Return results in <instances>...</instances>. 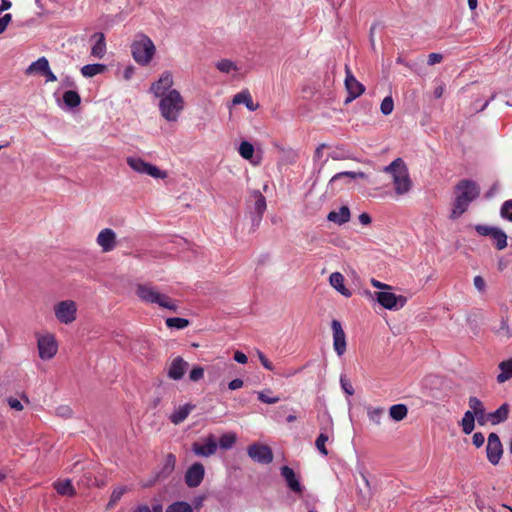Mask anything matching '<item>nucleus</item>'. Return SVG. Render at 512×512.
I'll return each mask as SVG.
<instances>
[{"mask_svg":"<svg viewBox=\"0 0 512 512\" xmlns=\"http://www.w3.org/2000/svg\"><path fill=\"white\" fill-rule=\"evenodd\" d=\"M455 195L451 219H457L467 211L470 203L479 197L480 186L475 181L462 179L455 186Z\"/></svg>","mask_w":512,"mask_h":512,"instance_id":"nucleus-1","label":"nucleus"},{"mask_svg":"<svg viewBox=\"0 0 512 512\" xmlns=\"http://www.w3.org/2000/svg\"><path fill=\"white\" fill-rule=\"evenodd\" d=\"M383 171L392 176L397 195H404L411 190L412 181L409 176L408 168L402 158L393 160Z\"/></svg>","mask_w":512,"mask_h":512,"instance_id":"nucleus-2","label":"nucleus"},{"mask_svg":"<svg viewBox=\"0 0 512 512\" xmlns=\"http://www.w3.org/2000/svg\"><path fill=\"white\" fill-rule=\"evenodd\" d=\"M135 294L146 304H155L160 308L168 309L172 312L177 311L175 300L166 294L160 293L155 287L149 284H138Z\"/></svg>","mask_w":512,"mask_h":512,"instance_id":"nucleus-3","label":"nucleus"},{"mask_svg":"<svg viewBox=\"0 0 512 512\" xmlns=\"http://www.w3.org/2000/svg\"><path fill=\"white\" fill-rule=\"evenodd\" d=\"M184 107V99L180 92L175 89L170 90L165 96L161 97L159 102L160 113L169 122L177 121Z\"/></svg>","mask_w":512,"mask_h":512,"instance_id":"nucleus-4","label":"nucleus"},{"mask_svg":"<svg viewBox=\"0 0 512 512\" xmlns=\"http://www.w3.org/2000/svg\"><path fill=\"white\" fill-rule=\"evenodd\" d=\"M131 53L137 64L147 66L156 53V47L147 35L139 34L131 44Z\"/></svg>","mask_w":512,"mask_h":512,"instance_id":"nucleus-5","label":"nucleus"},{"mask_svg":"<svg viewBox=\"0 0 512 512\" xmlns=\"http://www.w3.org/2000/svg\"><path fill=\"white\" fill-rule=\"evenodd\" d=\"M39 357L42 360L52 359L58 350V344L53 334H37Z\"/></svg>","mask_w":512,"mask_h":512,"instance_id":"nucleus-6","label":"nucleus"},{"mask_svg":"<svg viewBox=\"0 0 512 512\" xmlns=\"http://www.w3.org/2000/svg\"><path fill=\"white\" fill-rule=\"evenodd\" d=\"M127 164L134 171L141 173V174H147L156 179L157 178L164 179L167 177V172L160 170L155 165L145 162L141 158L129 157V158H127Z\"/></svg>","mask_w":512,"mask_h":512,"instance_id":"nucleus-7","label":"nucleus"},{"mask_svg":"<svg viewBox=\"0 0 512 512\" xmlns=\"http://www.w3.org/2000/svg\"><path fill=\"white\" fill-rule=\"evenodd\" d=\"M345 73L344 84L348 92L345 103H349L365 92V86L355 78L348 65L345 66Z\"/></svg>","mask_w":512,"mask_h":512,"instance_id":"nucleus-8","label":"nucleus"},{"mask_svg":"<svg viewBox=\"0 0 512 512\" xmlns=\"http://www.w3.org/2000/svg\"><path fill=\"white\" fill-rule=\"evenodd\" d=\"M377 301L382 305L384 308L389 310H397L402 308L406 302L407 298L402 295H396L391 292H377Z\"/></svg>","mask_w":512,"mask_h":512,"instance_id":"nucleus-9","label":"nucleus"},{"mask_svg":"<svg viewBox=\"0 0 512 512\" xmlns=\"http://www.w3.org/2000/svg\"><path fill=\"white\" fill-rule=\"evenodd\" d=\"M77 304L73 300L60 301L54 306V313L57 320H75Z\"/></svg>","mask_w":512,"mask_h":512,"instance_id":"nucleus-10","label":"nucleus"},{"mask_svg":"<svg viewBox=\"0 0 512 512\" xmlns=\"http://www.w3.org/2000/svg\"><path fill=\"white\" fill-rule=\"evenodd\" d=\"M486 451L489 462L493 465L498 464L503 454V447L496 433L489 434Z\"/></svg>","mask_w":512,"mask_h":512,"instance_id":"nucleus-11","label":"nucleus"},{"mask_svg":"<svg viewBox=\"0 0 512 512\" xmlns=\"http://www.w3.org/2000/svg\"><path fill=\"white\" fill-rule=\"evenodd\" d=\"M173 84L174 81L172 73L170 71H165L161 74L158 81L151 85L150 90L156 97H163L170 91Z\"/></svg>","mask_w":512,"mask_h":512,"instance_id":"nucleus-12","label":"nucleus"},{"mask_svg":"<svg viewBox=\"0 0 512 512\" xmlns=\"http://www.w3.org/2000/svg\"><path fill=\"white\" fill-rule=\"evenodd\" d=\"M248 455L256 462L269 464L273 460L270 447L261 444H253L248 447Z\"/></svg>","mask_w":512,"mask_h":512,"instance_id":"nucleus-13","label":"nucleus"},{"mask_svg":"<svg viewBox=\"0 0 512 512\" xmlns=\"http://www.w3.org/2000/svg\"><path fill=\"white\" fill-rule=\"evenodd\" d=\"M333 348L338 356H342L346 351V333L341 322H332Z\"/></svg>","mask_w":512,"mask_h":512,"instance_id":"nucleus-14","label":"nucleus"},{"mask_svg":"<svg viewBox=\"0 0 512 512\" xmlns=\"http://www.w3.org/2000/svg\"><path fill=\"white\" fill-rule=\"evenodd\" d=\"M217 450V443L215 437L210 434L203 443L195 442L192 445V451L201 457H209L215 454Z\"/></svg>","mask_w":512,"mask_h":512,"instance_id":"nucleus-15","label":"nucleus"},{"mask_svg":"<svg viewBox=\"0 0 512 512\" xmlns=\"http://www.w3.org/2000/svg\"><path fill=\"white\" fill-rule=\"evenodd\" d=\"M204 473V466L201 463L196 462L192 464L185 474V482L187 486L190 488L199 486L204 478Z\"/></svg>","mask_w":512,"mask_h":512,"instance_id":"nucleus-16","label":"nucleus"},{"mask_svg":"<svg viewBox=\"0 0 512 512\" xmlns=\"http://www.w3.org/2000/svg\"><path fill=\"white\" fill-rule=\"evenodd\" d=\"M96 242L103 252H110L117 244L116 233L110 228L102 229L97 236Z\"/></svg>","mask_w":512,"mask_h":512,"instance_id":"nucleus-17","label":"nucleus"},{"mask_svg":"<svg viewBox=\"0 0 512 512\" xmlns=\"http://www.w3.org/2000/svg\"><path fill=\"white\" fill-rule=\"evenodd\" d=\"M281 476L285 479L287 486L295 493L301 494L303 487L296 477V474L289 466L281 467Z\"/></svg>","mask_w":512,"mask_h":512,"instance_id":"nucleus-18","label":"nucleus"},{"mask_svg":"<svg viewBox=\"0 0 512 512\" xmlns=\"http://www.w3.org/2000/svg\"><path fill=\"white\" fill-rule=\"evenodd\" d=\"M491 331L499 341L506 342L512 338V322H494Z\"/></svg>","mask_w":512,"mask_h":512,"instance_id":"nucleus-19","label":"nucleus"},{"mask_svg":"<svg viewBox=\"0 0 512 512\" xmlns=\"http://www.w3.org/2000/svg\"><path fill=\"white\" fill-rule=\"evenodd\" d=\"M187 366V362L182 357L174 358L168 369V377L173 380L181 379L185 374Z\"/></svg>","mask_w":512,"mask_h":512,"instance_id":"nucleus-20","label":"nucleus"},{"mask_svg":"<svg viewBox=\"0 0 512 512\" xmlns=\"http://www.w3.org/2000/svg\"><path fill=\"white\" fill-rule=\"evenodd\" d=\"M49 68V61L46 57H40L33 63H31L27 69L25 70V74L27 76L31 75H44L45 72H47V69Z\"/></svg>","mask_w":512,"mask_h":512,"instance_id":"nucleus-21","label":"nucleus"},{"mask_svg":"<svg viewBox=\"0 0 512 512\" xmlns=\"http://www.w3.org/2000/svg\"><path fill=\"white\" fill-rule=\"evenodd\" d=\"M327 219L333 223L342 225L350 220V210L347 206H341L338 211L329 212Z\"/></svg>","mask_w":512,"mask_h":512,"instance_id":"nucleus-22","label":"nucleus"},{"mask_svg":"<svg viewBox=\"0 0 512 512\" xmlns=\"http://www.w3.org/2000/svg\"><path fill=\"white\" fill-rule=\"evenodd\" d=\"M93 38L95 39V43L92 46L91 55L101 59L106 53L105 36L103 33H95Z\"/></svg>","mask_w":512,"mask_h":512,"instance_id":"nucleus-23","label":"nucleus"},{"mask_svg":"<svg viewBox=\"0 0 512 512\" xmlns=\"http://www.w3.org/2000/svg\"><path fill=\"white\" fill-rule=\"evenodd\" d=\"M330 284L343 296L350 297L351 292L344 285V276L340 272H334L329 277Z\"/></svg>","mask_w":512,"mask_h":512,"instance_id":"nucleus-24","label":"nucleus"},{"mask_svg":"<svg viewBox=\"0 0 512 512\" xmlns=\"http://www.w3.org/2000/svg\"><path fill=\"white\" fill-rule=\"evenodd\" d=\"M195 408L192 404H185L184 406L179 407L175 410L169 417L170 421L178 425L182 423L190 414V412Z\"/></svg>","mask_w":512,"mask_h":512,"instance_id":"nucleus-25","label":"nucleus"},{"mask_svg":"<svg viewBox=\"0 0 512 512\" xmlns=\"http://www.w3.org/2000/svg\"><path fill=\"white\" fill-rule=\"evenodd\" d=\"M500 373L497 376L498 383H504L512 379V358L499 363Z\"/></svg>","mask_w":512,"mask_h":512,"instance_id":"nucleus-26","label":"nucleus"},{"mask_svg":"<svg viewBox=\"0 0 512 512\" xmlns=\"http://www.w3.org/2000/svg\"><path fill=\"white\" fill-rule=\"evenodd\" d=\"M509 408L508 404H502L496 411L492 413H488L487 418H489L491 424L496 425L508 418Z\"/></svg>","mask_w":512,"mask_h":512,"instance_id":"nucleus-27","label":"nucleus"},{"mask_svg":"<svg viewBox=\"0 0 512 512\" xmlns=\"http://www.w3.org/2000/svg\"><path fill=\"white\" fill-rule=\"evenodd\" d=\"M55 490L58 494L62 496H68L73 497L76 495V491L69 479L63 480V481H56L53 484Z\"/></svg>","mask_w":512,"mask_h":512,"instance_id":"nucleus-28","label":"nucleus"},{"mask_svg":"<svg viewBox=\"0 0 512 512\" xmlns=\"http://www.w3.org/2000/svg\"><path fill=\"white\" fill-rule=\"evenodd\" d=\"M233 103L234 104H245V106L250 110L254 111L257 109L258 105H255L253 102V99L249 92L243 91L240 93H237L233 97Z\"/></svg>","mask_w":512,"mask_h":512,"instance_id":"nucleus-29","label":"nucleus"},{"mask_svg":"<svg viewBox=\"0 0 512 512\" xmlns=\"http://www.w3.org/2000/svg\"><path fill=\"white\" fill-rule=\"evenodd\" d=\"M389 414L393 420L401 421L407 416L408 408L404 404H395L390 407Z\"/></svg>","mask_w":512,"mask_h":512,"instance_id":"nucleus-30","label":"nucleus"},{"mask_svg":"<svg viewBox=\"0 0 512 512\" xmlns=\"http://www.w3.org/2000/svg\"><path fill=\"white\" fill-rule=\"evenodd\" d=\"M106 70V66L104 64H87L81 68V73L84 77H93L97 74H100Z\"/></svg>","mask_w":512,"mask_h":512,"instance_id":"nucleus-31","label":"nucleus"},{"mask_svg":"<svg viewBox=\"0 0 512 512\" xmlns=\"http://www.w3.org/2000/svg\"><path fill=\"white\" fill-rule=\"evenodd\" d=\"M462 431L465 434H470L474 430L475 427V416L472 414V411H466L461 420Z\"/></svg>","mask_w":512,"mask_h":512,"instance_id":"nucleus-32","label":"nucleus"},{"mask_svg":"<svg viewBox=\"0 0 512 512\" xmlns=\"http://www.w3.org/2000/svg\"><path fill=\"white\" fill-rule=\"evenodd\" d=\"M63 101L66 106L75 108L80 104L81 98L78 92L74 90H68L63 94Z\"/></svg>","mask_w":512,"mask_h":512,"instance_id":"nucleus-33","label":"nucleus"},{"mask_svg":"<svg viewBox=\"0 0 512 512\" xmlns=\"http://www.w3.org/2000/svg\"><path fill=\"white\" fill-rule=\"evenodd\" d=\"M254 198H255L254 209L257 213L258 221H260L265 210H266V199L258 191L254 193Z\"/></svg>","mask_w":512,"mask_h":512,"instance_id":"nucleus-34","label":"nucleus"},{"mask_svg":"<svg viewBox=\"0 0 512 512\" xmlns=\"http://www.w3.org/2000/svg\"><path fill=\"white\" fill-rule=\"evenodd\" d=\"M491 238L495 241V246L498 250H503L507 247V235L500 228L495 230Z\"/></svg>","mask_w":512,"mask_h":512,"instance_id":"nucleus-35","label":"nucleus"},{"mask_svg":"<svg viewBox=\"0 0 512 512\" xmlns=\"http://www.w3.org/2000/svg\"><path fill=\"white\" fill-rule=\"evenodd\" d=\"M126 492L127 488L124 486L114 488L110 496V500L106 506V509H112Z\"/></svg>","mask_w":512,"mask_h":512,"instance_id":"nucleus-36","label":"nucleus"},{"mask_svg":"<svg viewBox=\"0 0 512 512\" xmlns=\"http://www.w3.org/2000/svg\"><path fill=\"white\" fill-rule=\"evenodd\" d=\"M345 177H348L351 179H356V178H365L366 175L364 172H352V171L339 172L331 178L330 184L335 185L338 180L345 178Z\"/></svg>","mask_w":512,"mask_h":512,"instance_id":"nucleus-37","label":"nucleus"},{"mask_svg":"<svg viewBox=\"0 0 512 512\" xmlns=\"http://www.w3.org/2000/svg\"><path fill=\"white\" fill-rule=\"evenodd\" d=\"M216 68L222 72V73H231L234 71H238L237 65L229 60V59H222L216 63Z\"/></svg>","mask_w":512,"mask_h":512,"instance_id":"nucleus-38","label":"nucleus"},{"mask_svg":"<svg viewBox=\"0 0 512 512\" xmlns=\"http://www.w3.org/2000/svg\"><path fill=\"white\" fill-rule=\"evenodd\" d=\"M166 512H194L192 506L184 501H177L170 504Z\"/></svg>","mask_w":512,"mask_h":512,"instance_id":"nucleus-39","label":"nucleus"},{"mask_svg":"<svg viewBox=\"0 0 512 512\" xmlns=\"http://www.w3.org/2000/svg\"><path fill=\"white\" fill-rule=\"evenodd\" d=\"M270 394H271L270 389L259 391L257 393V398L259 401H261L262 403H266V404H276L280 401L279 396H271Z\"/></svg>","mask_w":512,"mask_h":512,"instance_id":"nucleus-40","label":"nucleus"},{"mask_svg":"<svg viewBox=\"0 0 512 512\" xmlns=\"http://www.w3.org/2000/svg\"><path fill=\"white\" fill-rule=\"evenodd\" d=\"M237 441V437L235 433H225L219 439V445L222 449L231 448Z\"/></svg>","mask_w":512,"mask_h":512,"instance_id":"nucleus-41","label":"nucleus"},{"mask_svg":"<svg viewBox=\"0 0 512 512\" xmlns=\"http://www.w3.org/2000/svg\"><path fill=\"white\" fill-rule=\"evenodd\" d=\"M238 152L241 155V157H243L246 160H249L253 157L254 147L250 142L243 141L239 146Z\"/></svg>","mask_w":512,"mask_h":512,"instance_id":"nucleus-42","label":"nucleus"},{"mask_svg":"<svg viewBox=\"0 0 512 512\" xmlns=\"http://www.w3.org/2000/svg\"><path fill=\"white\" fill-rule=\"evenodd\" d=\"M468 405L470 408L469 411H472V414L474 416H476L477 414H481L483 412L484 405L482 401L475 396L469 397Z\"/></svg>","mask_w":512,"mask_h":512,"instance_id":"nucleus-43","label":"nucleus"},{"mask_svg":"<svg viewBox=\"0 0 512 512\" xmlns=\"http://www.w3.org/2000/svg\"><path fill=\"white\" fill-rule=\"evenodd\" d=\"M328 439V434L325 432H321L315 441L316 448L324 456L328 455V450L326 448V442L328 441Z\"/></svg>","mask_w":512,"mask_h":512,"instance_id":"nucleus-44","label":"nucleus"},{"mask_svg":"<svg viewBox=\"0 0 512 512\" xmlns=\"http://www.w3.org/2000/svg\"><path fill=\"white\" fill-rule=\"evenodd\" d=\"M383 414L384 409L380 407L371 408L368 410V417L370 421L374 422L375 424H380Z\"/></svg>","mask_w":512,"mask_h":512,"instance_id":"nucleus-45","label":"nucleus"},{"mask_svg":"<svg viewBox=\"0 0 512 512\" xmlns=\"http://www.w3.org/2000/svg\"><path fill=\"white\" fill-rule=\"evenodd\" d=\"M501 217L512 222V199L505 201L500 209Z\"/></svg>","mask_w":512,"mask_h":512,"instance_id":"nucleus-46","label":"nucleus"},{"mask_svg":"<svg viewBox=\"0 0 512 512\" xmlns=\"http://www.w3.org/2000/svg\"><path fill=\"white\" fill-rule=\"evenodd\" d=\"M394 109L393 99L390 96L385 97L380 105V110L384 115H390Z\"/></svg>","mask_w":512,"mask_h":512,"instance_id":"nucleus-47","label":"nucleus"},{"mask_svg":"<svg viewBox=\"0 0 512 512\" xmlns=\"http://www.w3.org/2000/svg\"><path fill=\"white\" fill-rule=\"evenodd\" d=\"M134 512H163V506L161 504H154L151 507L143 504L135 508Z\"/></svg>","mask_w":512,"mask_h":512,"instance_id":"nucleus-48","label":"nucleus"},{"mask_svg":"<svg viewBox=\"0 0 512 512\" xmlns=\"http://www.w3.org/2000/svg\"><path fill=\"white\" fill-rule=\"evenodd\" d=\"M497 228L498 227H492V226L481 225V224H478L475 226V230L477 231V233L479 235L490 236V237L493 235V233L495 232V230Z\"/></svg>","mask_w":512,"mask_h":512,"instance_id":"nucleus-49","label":"nucleus"},{"mask_svg":"<svg viewBox=\"0 0 512 512\" xmlns=\"http://www.w3.org/2000/svg\"><path fill=\"white\" fill-rule=\"evenodd\" d=\"M497 228L498 227H492V226L481 225V224H478L475 226V230L477 231V233L479 235L490 236V237L493 235V233L495 232V230Z\"/></svg>","mask_w":512,"mask_h":512,"instance_id":"nucleus-50","label":"nucleus"},{"mask_svg":"<svg viewBox=\"0 0 512 512\" xmlns=\"http://www.w3.org/2000/svg\"><path fill=\"white\" fill-rule=\"evenodd\" d=\"M204 376V369L200 366L194 367L189 374V378L191 381H199Z\"/></svg>","mask_w":512,"mask_h":512,"instance_id":"nucleus-51","label":"nucleus"},{"mask_svg":"<svg viewBox=\"0 0 512 512\" xmlns=\"http://www.w3.org/2000/svg\"><path fill=\"white\" fill-rule=\"evenodd\" d=\"M258 357H259L261 364L264 366L265 369H267L269 371H274V366H273L272 362L269 361V359L262 352H260V351L258 352Z\"/></svg>","mask_w":512,"mask_h":512,"instance_id":"nucleus-52","label":"nucleus"},{"mask_svg":"<svg viewBox=\"0 0 512 512\" xmlns=\"http://www.w3.org/2000/svg\"><path fill=\"white\" fill-rule=\"evenodd\" d=\"M443 60V55L440 53H430L428 55L427 64L432 66L440 63Z\"/></svg>","mask_w":512,"mask_h":512,"instance_id":"nucleus-53","label":"nucleus"},{"mask_svg":"<svg viewBox=\"0 0 512 512\" xmlns=\"http://www.w3.org/2000/svg\"><path fill=\"white\" fill-rule=\"evenodd\" d=\"M474 286L475 288L480 291V292H484L485 291V287H486V283H485V280L483 279V277L481 276H475L474 277Z\"/></svg>","mask_w":512,"mask_h":512,"instance_id":"nucleus-54","label":"nucleus"},{"mask_svg":"<svg viewBox=\"0 0 512 512\" xmlns=\"http://www.w3.org/2000/svg\"><path fill=\"white\" fill-rule=\"evenodd\" d=\"M473 444L479 448L481 447L485 442V437L481 432H476L472 437Z\"/></svg>","mask_w":512,"mask_h":512,"instance_id":"nucleus-55","label":"nucleus"},{"mask_svg":"<svg viewBox=\"0 0 512 512\" xmlns=\"http://www.w3.org/2000/svg\"><path fill=\"white\" fill-rule=\"evenodd\" d=\"M7 402H8V405L10 406V408H12L16 411H21L23 409V405L16 398L10 397V398H8Z\"/></svg>","mask_w":512,"mask_h":512,"instance_id":"nucleus-56","label":"nucleus"},{"mask_svg":"<svg viewBox=\"0 0 512 512\" xmlns=\"http://www.w3.org/2000/svg\"><path fill=\"white\" fill-rule=\"evenodd\" d=\"M340 382H341V386H342L343 390L345 391V393H347L348 395L354 394V389H353L352 385L347 380H345L344 378H341Z\"/></svg>","mask_w":512,"mask_h":512,"instance_id":"nucleus-57","label":"nucleus"},{"mask_svg":"<svg viewBox=\"0 0 512 512\" xmlns=\"http://www.w3.org/2000/svg\"><path fill=\"white\" fill-rule=\"evenodd\" d=\"M234 360L240 364H246L248 361V358L243 352L236 351L234 353Z\"/></svg>","mask_w":512,"mask_h":512,"instance_id":"nucleus-58","label":"nucleus"},{"mask_svg":"<svg viewBox=\"0 0 512 512\" xmlns=\"http://www.w3.org/2000/svg\"><path fill=\"white\" fill-rule=\"evenodd\" d=\"M488 414L485 413V409H483V412L481 414H477L475 418L477 419V422L479 425H485L487 422H490L489 418H487Z\"/></svg>","mask_w":512,"mask_h":512,"instance_id":"nucleus-59","label":"nucleus"},{"mask_svg":"<svg viewBox=\"0 0 512 512\" xmlns=\"http://www.w3.org/2000/svg\"><path fill=\"white\" fill-rule=\"evenodd\" d=\"M243 384H244L243 380L237 378V379L230 381L228 384V387L231 390H236V389L241 388L243 386Z\"/></svg>","mask_w":512,"mask_h":512,"instance_id":"nucleus-60","label":"nucleus"},{"mask_svg":"<svg viewBox=\"0 0 512 512\" xmlns=\"http://www.w3.org/2000/svg\"><path fill=\"white\" fill-rule=\"evenodd\" d=\"M188 324L189 322H166L167 327L177 329H184Z\"/></svg>","mask_w":512,"mask_h":512,"instance_id":"nucleus-61","label":"nucleus"},{"mask_svg":"<svg viewBox=\"0 0 512 512\" xmlns=\"http://www.w3.org/2000/svg\"><path fill=\"white\" fill-rule=\"evenodd\" d=\"M359 221L363 225H369L372 222L371 216L368 213H362L359 215Z\"/></svg>","mask_w":512,"mask_h":512,"instance_id":"nucleus-62","label":"nucleus"},{"mask_svg":"<svg viewBox=\"0 0 512 512\" xmlns=\"http://www.w3.org/2000/svg\"><path fill=\"white\" fill-rule=\"evenodd\" d=\"M46 77V82H55L57 80L56 75L51 71L50 67L47 69V72L44 73Z\"/></svg>","mask_w":512,"mask_h":512,"instance_id":"nucleus-63","label":"nucleus"},{"mask_svg":"<svg viewBox=\"0 0 512 512\" xmlns=\"http://www.w3.org/2000/svg\"><path fill=\"white\" fill-rule=\"evenodd\" d=\"M12 6V3L10 0H2L1 1V5H0V13H2L3 11H6L8 9H10Z\"/></svg>","mask_w":512,"mask_h":512,"instance_id":"nucleus-64","label":"nucleus"}]
</instances>
